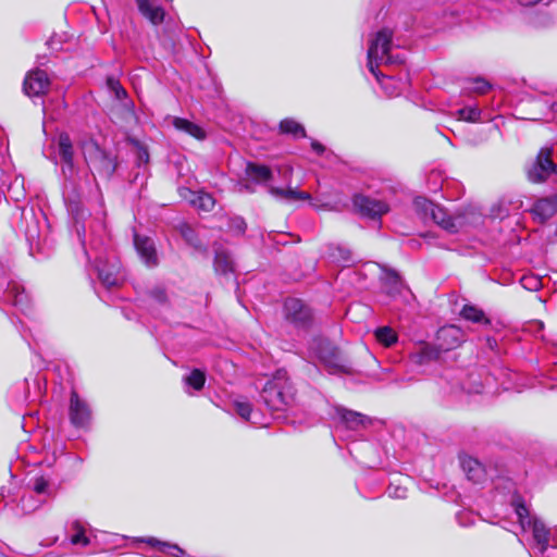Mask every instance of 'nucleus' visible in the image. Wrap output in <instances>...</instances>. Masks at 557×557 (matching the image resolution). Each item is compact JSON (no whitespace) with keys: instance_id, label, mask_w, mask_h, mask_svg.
Returning a JSON list of instances; mask_svg holds the SVG:
<instances>
[{"instance_id":"obj_35","label":"nucleus","mask_w":557,"mask_h":557,"mask_svg":"<svg viewBox=\"0 0 557 557\" xmlns=\"http://www.w3.org/2000/svg\"><path fill=\"white\" fill-rule=\"evenodd\" d=\"M413 206L416 211L422 215L423 219H428L431 210L434 208L435 203L426 199L425 197L418 196L413 200Z\"/></svg>"},{"instance_id":"obj_50","label":"nucleus","mask_w":557,"mask_h":557,"mask_svg":"<svg viewBox=\"0 0 557 557\" xmlns=\"http://www.w3.org/2000/svg\"><path fill=\"white\" fill-rule=\"evenodd\" d=\"M103 168H101L100 170L102 171H109L111 169V171H114V168H111V165L109 168H107L106 164H101Z\"/></svg>"},{"instance_id":"obj_51","label":"nucleus","mask_w":557,"mask_h":557,"mask_svg":"<svg viewBox=\"0 0 557 557\" xmlns=\"http://www.w3.org/2000/svg\"><path fill=\"white\" fill-rule=\"evenodd\" d=\"M554 546H557V542L555 543V545H554Z\"/></svg>"},{"instance_id":"obj_16","label":"nucleus","mask_w":557,"mask_h":557,"mask_svg":"<svg viewBox=\"0 0 557 557\" xmlns=\"http://www.w3.org/2000/svg\"><path fill=\"white\" fill-rule=\"evenodd\" d=\"M139 12L152 24L158 25L164 20V10L151 3L150 0H136Z\"/></svg>"},{"instance_id":"obj_33","label":"nucleus","mask_w":557,"mask_h":557,"mask_svg":"<svg viewBox=\"0 0 557 557\" xmlns=\"http://www.w3.org/2000/svg\"><path fill=\"white\" fill-rule=\"evenodd\" d=\"M458 120L466 122H479L481 119V110L478 107L461 108L456 112Z\"/></svg>"},{"instance_id":"obj_46","label":"nucleus","mask_w":557,"mask_h":557,"mask_svg":"<svg viewBox=\"0 0 557 557\" xmlns=\"http://www.w3.org/2000/svg\"><path fill=\"white\" fill-rule=\"evenodd\" d=\"M247 174H271L270 170L267 166H255L252 164H248Z\"/></svg>"},{"instance_id":"obj_48","label":"nucleus","mask_w":557,"mask_h":557,"mask_svg":"<svg viewBox=\"0 0 557 557\" xmlns=\"http://www.w3.org/2000/svg\"><path fill=\"white\" fill-rule=\"evenodd\" d=\"M542 0H518V2L523 7H532L540 3Z\"/></svg>"},{"instance_id":"obj_12","label":"nucleus","mask_w":557,"mask_h":557,"mask_svg":"<svg viewBox=\"0 0 557 557\" xmlns=\"http://www.w3.org/2000/svg\"><path fill=\"white\" fill-rule=\"evenodd\" d=\"M557 213V193L550 197L539 199L532 208L534 220L544 223Z\"/></svg>"},{"instance_id":"obj_47","label":"nucleus","mask_w":557,"mask_h":557,"mask_svg":"<svg viewBox=\"0 0 557 557\" xmlns=\"http://www.w3.org/2000/svg\"><path fill=\"white\" fill-rule=\"evenodd\" d=\"M181 233L189 244L196 246V243L194 242V231L189 226L184 225L181 230Z\"/></svg>"},{"instance_id":"obj_44","label":"nucleus","mask_w":557,"mask_h":557,"mask_svg":"<svg viewBox=\"0 0 557 557\" xmlns=\"http://www.w3.org/2000/svg\"><path fill=\"white\" fill-rule=\"evenodd\" d=\"M150 296L152 299H154L159 304H163L166 301L165 290L161 287H156V288L151 289Z\"/></svg>"},{"instance_id":"obj_14","label":"nucleus","mask_w":557,"mask_h":557,"mask_svg":"<svg viewBox=\"0 0 557 557\" xmlns=\"http://www.w3.org/2000/svg\"><path fill=\"white\" fill-rule=\"evenodd\" d=\"M445 231L449 233L458 232L460 221L459 219L450 216L442 207L435 205L431 210L429 218Z\"/></svg>"},{"instance_id":"obj_22","label":"nucleus","mask_w":557,"mask_h":557,"mask_svg":"<svg viewBox=\"0 0 557 557\" xmlns=\"http://www.w3.org/2000/svg\"><path fill=\"white\" fill-rule=\"evenodd\" d=\"M460 315L472 323L490 325L491 320L484 311L474 305H465L460 311Z\"/></svg>"},{"instance_id":"obj_27","label":"nucleus","mask_w":557,"mask_h":557,"mask_svg":"<svg viewBox=\"0 0 557 557\" xmlns=\"http://www.w3.org/2000/svg\"><path fill=\"white\" fill-rule=\"evenodd\" d=\"M280 132L282 134H289L294 137H306V131L304 126L293 119H284L280 123Z\"/></svg>"},{"instance_id":"obj_19","label":"nucleus","mask_w":557,"mask_h":557,"mask_svg":"<svg viewBox=\"0 0 557 557\" xmlns=\"http://www.w3.org/2000/svg\"><path fill=\"white\" fill-rule=\"evenodd\" d=\"M173 125L176 129L182 131L198 140H203L207 136L205 129L186 119L174 117Z\"/></svg>"},{"instance_id":"obj_5","label":"nucleus","mask_w":557,"mask_h":557,"mask_svg":"<svg viewBox=\"0 0 557 557\" xmlns=\"http://www.w3.org/2000/svg\"><path fill=\"white\" fill-rule=\"evenodd\" d=\"M354 206L361 215L372 220L381 219L383 214L389 211L386 202L362 195L355 196Z\"/></svg>"},{"instance_id":"obj_32","label":"nucleus","mask_w":557,"mask_h":557,"mask_svg":"<svg viewBox=\"0 0 557 557\" xmlns=\"http://www.w3.org/2000/svg\"><path fill=\"white\" fill-rule=\"evenodd\" d=\"M184 382L195 391H200L203 388L206 383L205 372L199 369H194L187 376L184 377Z\"/></svg>"},{"instance_id":"obj_28","label":"nucleus","mask_w":557,"mask_h":557,"mask_svg":"<svg viewBox=\"0 0 557 557\" xmlns=\"http://www.w3.org/2000/svg\"><path fill=\"white\" fill-rule=\"evenodd\" d=\"M387 293L391 295L400 294L406 287L401 277L394 271L387 272L384 278Z\"/></svg>"},{"instance_id":"obj_37","label":"nucleus","mask_w":557,"mask_h":557,"mask_svg":"<svg viewBox=\"0 0 557 557\" xmlns=\"http://www.w3.org/2000/svg\"><path fill=\"white\" fill-rule=\"evenodd\" d=\"M515 511L521 527L524 529L525 525L531 524L532 520L529 519V510L522 503H515Z\"/></svg>"},{"instance_id":"obj_2","label":"nucleus","mask_w":557,"mask_h":557,"mask_svg":"<svg viewBox=\"0 0 557 557\" xmlns=\"http://www.w3.org/2000/svg\"><path fill=\"white\" fill-rule=\"evenodd\" d=\"M392 38V30L383 28L370 40L368 49V69L375 77H379L377 67L381 64L392 65L403 63L404 61V58L398 53L393 54Z\"/></svg>"},{"instance_id":"obj_11","label":"nucleus","mask_w":557,"mask_h":557,"mask_svg":"<svg viewBox=\"0 0 557 557\" xmlns=\"http://www.w3.org/2000/svg\"><path fill=\"white\" fill-rule=\"evenodd\" d=\"M436 339V346L442 352L449 351L457 348L462 343V332L455 325L444 326L438 330Z\"/></svg>"},{"instance_id":"obj_1","label":"nucleus","mask_w":557,"mask_h":557,"mask_svg":"<svg viewBox=\"0 0 557 557\" xmlns=\"http://www.w3.org/2000/svg\"><path fill=\"white\" fill-rule=\"evenodd\" d=\"M294 387L284 370H278L261 393L263 403L272 412L285 411L294 403Z\"/></svg>"},{"instance_id":"obj_20","label":"nucleus","mask_w":557,"mask_h":557,"mask_svg":"<svg viewBox=\"0 0 557 557\" xmlns=\"http://www.w3.org/2000/svg\"><path fill=\"white\" fill-rule=\"evenodd\" d=\"M58 153L61 160L71 169L73 164L74 149L72 140L66 133H61L58 136Z\"/></svg>"},{"instance_id":"obj_17","label":"nucleus","mask_w":557,"mask_h":557,"mask_svg":"<svg viewBox=\"0 0 557 557\" xmlns=\"http://www.w3.org/2000/svg\"><path fill=\"white\" fill-rule=\"evenodd\" d=\"M442 351L436 345L424 344L419 350L411 355V359L417 364H425L430 361L437 360Z\"/></svg>"},{"instance_id":"obj_41","label":"nucleus","mask_w":557,"mask_h":557,"mask_svg":"<svg viewBox=\"0 0 557 557\" xmlns=\"http://www.w3.org/2000/svg\"><path fill=\"white\" fill-rule=\"evenodd\" d=\"M230 228L237 234H243L246 230V223L243 218L236 216L231 219Z\"/></svg>"},{"instance_id":"obj_15","label":"nucleus","mask_w":557,"mask_h":557,"mask_svg":"<svg viewBox=\"0 0 557 557\" xmlns=\"http://www.w3.org/2000/svg\"><path fill=\"white\" fill-rule=\"evenodd\" d=\"M552 156V149H541L535 162L533 163V169L529 172V174H554L556 171V164L554 163Z\"/></svg>"},{"instance_id":"obj_21","label":"nucleus","mask_w":557,"mask_h":557,"mask_svg":"<svg viewBox=\"0 0 557 557\" xmlns=\"http://www.w3.org/2000/svg\"><path fill=\"white\" fill-rule=\"evenodd\" d=\"M336 412L345 425L351 430H357L359 426H363L367 420V417L363 414L345 408H338Z\"/></svg>"},{"instance_id":"obj_30","label":"nucleus","mask_w":557,"mask_h":557,"mask_svg":"<svg viewBox=\"0 0 557 557\" xmlns=\"http://www.w3.org/2000/svg\"><path fill=\"white\" fill-rule=\"evenodd\" d=\"M374 335L376 341L385 347H391L398 338L396 332L389 326L377 327Z\"/></svg>"},{"instance_id":"obj_24","label":"nucleus","mask_w":557,"mask_h":557,"mask_svg":"<svg viewBox=\"0 0 557 557\" xmlns=\"http://www.w3.org/2000/svg\"><path fill=\"white\" fill-rule=\"evenodd\" d=\"M143 542L152 547H156L159 552L171 555L173 557H182L184 555V550L180 546L166 542H161L156 537H147L143 540Z\"/></svg>"},{"instance_id":"obj_40","label":"nucleus","mask_w":557,"mask_h":557,"mask_svg":"<svg viewBox=\"0 0 557 557\" xmlns=\"http://www.w3.org/2000/svg\"><path fill=\"white\" fill-rule=\"evenodd\" d=\"M521 284L529 290H536L541 285V281L533 275H525L521 278Z\"/></svg>"},{"instance_id":"obj_45","label":"nucleus","mask_w":557,"mask_h":557,"mask_svg":"<svg viewBox=\"0 0 557 557\" xmlns=\"http://www.w3.org/2000/svg\"><path fill=\"white\" fill-rule=\"evenodd\" d=\"M406 493H407V490L405 487L394 486V485L388 486V494L392 497L405 498Z\"/></svg>"},{"instance_id":"obj_34","label":"nucleus","mask_w":557,"mask_h":557,"mask_svg":"<svg viewBox=\"0 0 557 557\" xmlns=\"http://www.w3.org/2000/svg\"><path fill=\"white\" fill-rule=\"evenodd\" d=\"M234 409L236 413L246 421H251L253 424H257V421L252 420V407L251 404L247 400H235Z\"/></svg>"},{"instance_id":"obj_9","label":"nucleus","mask_w":557,"mask_h":557,"mask_svg":"<svg viewBox=\"0 0 557 557\" xmlns=\"http://www.w3.org/2000/svg\"><path fill=\"white\" fill-rule=\"evenodd\" d=\"M79 147L87 162L95 164H106L107 168H109L112 163L108 153L98 145L94 138L88 137L81 140Z\"/></svg>"},{"instance_id":"obj_4","label":"nucleus","mask_w":557,"mask_h":557,"mask_svg":"<svg viewBox=\"0 0 557 557\" xmlns=\"http://www.w3.org/2000/svg\"><path fill=\"white\" fill-rule=\"evenodd\" d=\"M319 358L324 363L330 374H354L351 363L337 348L331 347L320 351Z\"/></svg>"},{"instance_id":"obj_6","label":"nucleus","mask_w":557,"mask_h":557,"mask_svg":"<svg viewBox=\"0 0 557 557\" xmlns=\"http://www.w3.org/2000/svg\"><path fill=\"white\" fill-rule=\"evenodd\" d=\"M285 318L298 327H305L311 319L310 309L297 298H288L284 302Z\"/></svg>"},{"instance_id":"obj_10","label":"nucleus","mask_w":557,"mask_h":557,"mask_svg":"<svg viewBox=\"0 0 557 557\" xmlns=\"http://www.w3.org/2000/svg\"><path fill=\"white\" fill-rule=\"evenodd\" d=\"M49 78L45 71L36 70L28 73L24 81V92L29 97L44 95L49 87Z\"/></svg>"},{"instance_id":"obj_49","label":"nucleus","mask_w":557,"mask_h":557,"mask_svg":"<svg viewBox=\"0 0 557 557\" xmlns=\"http://www.w3.org/2000/svg\"><path fill=\"white\" fill-rule=\"evenodd\" d=\"M531 177H532L533 183H542V182H544L545 176L537 175V176H531Z\"/></svg>"},{"instance_id":"obj_26","label":"nucleus","mask_w":557,"mask_h":557,"mask_svg":"<svg viewBox=\"0 0 557 557\" xmlns=\"http://www.w3.org/2000/svg\"><path fill=\"white\" fill-rule=\"evenodd\" d=\"M70 529L73 531L70 537L73 545L87 546L89 544V539L86 536V527L82 521L73 520L70 524Z\"/></svg>"},{"instance_id":"obj_8","label":"nucleus","mask_w":557,"mask_h":557,"mask_svg":"<svg viewBox=\"0 0 557 557\" xmlns=\"http://www.w3.org/2000/svg\"><path fill=\"white\" fill-rule=\"evenodd\" d=\"M178 194L184 200L200 211L209 212L215 205L214 198L203 190H193L189 187H180Z\"/></svg>"},{"instance_id":"obj_31","label":"nucleus","mask_w":557,"mask_h":557,"mask_svg":"<svg viewBox=\"0 0 557 557\" xmlns=\"http://www.w3.org/2000/svg\"><path fill=\"white\" fill-rule=\"evenodd\" d=\"M98 276L102 284L107 287L116 286L120 282L117 267L115 265H112L109 270L99 268Z\"/></svg>"},{"instance_id":"obj_42","label":"nucleus","mask_w":557,"mask_h":557,"mask_svg":"<svg viewBox=\"0 0 557 557\" xmlns=\"http://www.w3.org/2000/svg\"><path fill=\"white\" fill-rule=\"evenodd\" d=\"M473 84H474V87L472 89H473V91H475L478 94L483 95V94L487 92L491 88V85L482 78L474 79Z\"/></svg>"},{"instance_id":"obj_25","label":"nucleus","mask_w":557,"mask_h":557,"mask_svg":"<svg viewBox=\"0 0 557 557\" xmlns=\"http://www.w3.org/2000/svg\"><path fill=\"white\" fill-rule=\"evenodd\" d=\"M214 269L216 273L224 275L234 272L233 260L226 251L221 250L215 252Z\"/></svg>"},{"instance_id":"obj_38","label":"nucleus","mask_w":557,"mask_h":557,"mask_svg":"<svg viewBox=\"0 0 557 557\" xmlns=\"http://www.w3.org/2000/svg\"><path fill=\"white\" fill-rule=\"evenodd\" d=\"M129 141L136 149V154H137L138 161L141 163H148L149 152H148L147 147L143 143H140L138 139H131Z\"/></svg>"},{"instance_id":"obj_39","label":"nucleus","mask_w":557,"mask_h":557,"mask_svg":"<svg viewBox=\"0 0 557 557\" xmlns=\"http://www.w3.org/2000/svg\"><path fill=\"white\" fill-rule=\"evenodd\" d=\"M33 488L39 495L49 494V482L44 476H36L34 479Z\"/></svg>"},{"instance_id":"obj_43","label":"nucleus","mask_w":557,"mask_h":557,"mask_svg":"<svg viewBox=\"0 0 557 557\" xmlns=\"http://www.w3.org/2000/svg\"><path fill=\"white\" fill-rule=\"evenodd\" d=\"M311 149L318 156L325 154L326 158H329L332 154V152L327 151L326 148L320 141H318L315 139H311Z\"/></svg>"},{"instance_id":"obj_3","label":"nucleus","mask_w":557,"mask_h":557,"mask_svg":"<svg viewBox=\"0 0 557 557\" xmlns=\"http://www.w3.org/2000/svg\"><path fill=\"white\" fill-rule=\"evenodd\" d=\"M273 176H242L238 183L236 184V188L238 191H255L253 185L264 184L270 186V191L276 197L286 199V200H307L310 199V195L307 191H299L296 188H292L290 186L275 187L270 185V178Z\"/></svg>"},{"instance_id":"obj_23","label":"nucleus","mask_w":557,"mask_h":557,"mask_svg":"<svg viewBox=\"0 0 557 557\" xmlns=\"http://www.w3.org/2000/svg\"><path fill=\"white\" fill-rule=\"evenodd\" d=\"M375 78L379 81L388 97L399 96L406 86L405 82L396 81L389 75H382V77L379 75V77Z\"/></svg>"},{"instance_id":"obj_13","label":"nucleus","mask_w":557,"mask_h":557,"mask_svg":"<svg viewBox=\"0 0 557 557\" xmlns=\"http://www.w3.org/2000/svg\"><path fill=\"white\" fill-rule=\"evenodd\" d=\"M134 245L136 247L137 252L141 257L148 265H156L158 262L157 252L154 243L151 238L147 236H140L139 234H135L134 236Z\"/></svg>"},{"instance_id":"obj_36","label":"nucleus","mask_w":557,"mask_h":557,"mask_svg":"<svg viewBox=\"0 0 557 557\" xmlns=\"http://www.w3.org/2000/svg\"><path fill=\"white\" fill-rule=\"evenodd\" d=\"M107 84L109 89L114 94L115 98L119 100H123L127 98V92L120 84V82L113 77H109L107 79Z\"/></svg>"},{"instance_id":"obj_7","label":"nucleus","mask_w":557,"mask_h":557,"mask_svg":"<svg viewBox=\"0 0 557 557\" xmlns=\"http://www.w3.org/2000/svg\"><path fill=\"white\" fill-rule=\"evenodd\" d=\"M69 416L71 423L76 428L86 426L91 419L89 406L79 398L75 391L71 393Z\"/></svg>"},{"instance_id":"obj_18","label":"nucleus","mask_w":557,"mask_h":557,"mask_svg":"<svg viewBox=\"0 0 557 557\" xmlns=\"http://www.w3.org/2000/svg\"><path fill=\"white\" fill-rule=\"evenodd\" d=\"M529 525L532 528L533 539L539 547L540 553L544 554L548 547L549 542L548 529L542 521L537 519H533Z\"/></svg>"},{"instance_id":"obj_29","label":"nucleus","mask_w":557,"mask_h":557,"mask_svg":"<svg viewBox=\"0 0 557 557\" xmlns=\"http://www.w3.org/2000/svg\"><path fill=\"white\" fill-rule=\"evenodd\" d=\"M463 470L470 480L478 482L483 473L481 463L473 458H466L461 461Z\"/></svg>"}]
</instances>
